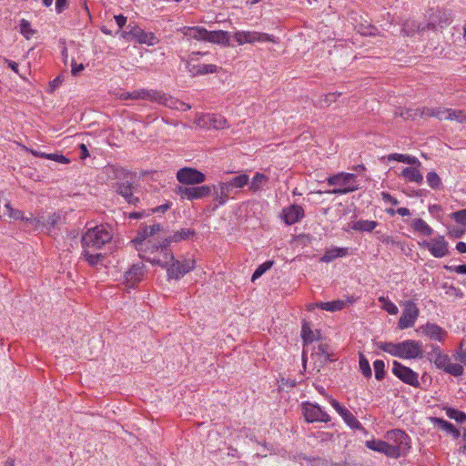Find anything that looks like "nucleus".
<instances>
[{"instance_id":"obj_16","label":"nucleus","mask_w":466,"mask_h":466,"mask_svg":"<svg viewBox=\"0 0 466 466\" xmlns=\"http://www.w3.org/2000/svg\"><path fill=\"white\" fill-rule=\"evenodd\" d=\"M422 245L435 258H443L448 254V243L442 236H439L430 241H424Z\"/></svg>"},{"instance_id":"obj_9","label":"nucleus","mask_w":466,"mask_h":466,"mask_svg":"<svg viewBox=\"0 0 466 466\" xmlns=\"http://www.w3.org/2000/svg\"><path fill=\"white\" fill-rule=\"evenodd\" d=\"M149 237H152V234L148 226L141 225L137 230V237L132 240L137 250L139 252V256H141V253L148 252L152 246L157 244L148 240Z\"/></svg>"},{"instance_id":"obj_24","label":"nucleus","mask_w":466,"mask_h":466,"mask_svg":"<svg viewBox=\"0 0 466 466\" xmlns=\"http://www.w3.org/2000/svg\"><path fill=\"white\" fill-rule=\"evenodd\" d=\"M106 174L108 179L123 181L126 178H131V173L123 167L108 166L106 167Z\"/></svg>"},{"instance_id":"obj_33","label":"nucleus","mask_w":466,"mask_h":466,"mask_svg":"<svg viewBox=\"0 0 466 466\" xmlns=\"http://www.w3.org/2000/svg\"><path fill=\"white\" fill-rule=\"evenodd\" d=\"M377 347L394 356V357H399L400 358V342L399 343H393V342H383V341H380V342H377Z\"/></svg>"},{"instance_id":"obj_4","label":"nucleus","mask_w":466,"mask_h":466,"mask_svg":"<svg viewBox=\"0 0 466 466\" xmlns=\"http://www.w3.org/2000/svg\"><path fill=\"white\" fill-rule=\"evenodd\" d=\"M391 371L402 382L414 388L420 387L418 373L413 371L410 368L404 366L397 360H394L392 363Z\"/></svg>"},{"instance_id":"obj_41","label":"nucleus","mask_w":466,"mask_h":466,"mask_svg":"<svg viewBox=\"0 0 466 466\" xmlns=\"http://www.w3.org/2000/svg\"><path fill=\"white\" fill-rule=\"evenodd\" d=\"M378 226V223L373 220H358L352 225V228L358 231L371 232Z\"/></svg>"},{"instance_id":"obj_23","label":"nucleus","mask_w":466,"mask_h":466,"mask_svg":"<svg viewBox=\"0 0 466 466\" xmlns=\"http://www.w3.org/2000/svg\"><path fill=\"white\" fill-rule=\"evenodd\" d=\"M196 235V231L190 228H181L180 230L176 231L172 236L165 238L164 247L170 246L172 242L178 243L182 240H186L194 237Z\"/></svg>"},{"instance_id":"obj_44","label":"nucleus","mask_w":466,"mask_h":466,"mask_svg":"<svg viewBox=\"0 0 466 466\" xmlns=\"http://www.w3.org/2000/svg\"><path fill=\"white\" fill-rule=\"evenodd\" d=\"M301 338L304 344H309L315 339V335L309 322L304 321L301 329Z\"/></svg>"},{"instance_id":"obj_64","label":"nucleus","mask_w":466,"mask_h":466,"mask_svg":"<svg viewBox=\"0 0 466 466\" xmlns=\"http://www.w3.org/2000/svg\"><path fill=\"white\" fill-rule=\"evenodd\" d=\"M67 7V0H56V10L58 14L62 13Z\"/></svg>"},{"instance_id":"obj_28","label":"nucleus","mask_w":466,"mask_h":466,"mask_svg":"<svg viewBox=\"0 0 466 466\" xmlns=\"http://www.w3.org/2000/svg\"><path fill=\"white\" fill-rule=\"evenodd\" d=\"M447 115V108L441 107H422L420 110V116L421 117H436L439 120L444 119Z\"/></svg>"},{"instance_id":"obj_47","label":"nucleus","mask_w":466,"mask_h":466,"mask_svg":"<svg viewBox=\"0 0 466 466\" xmlns=\"http://www.w3.org/2000/svg\"><path fill=\"white\" fill-rule=\"evenodd\" d=\"M273 266V261L268 260L264 262L263 264L259 265L256 270L254 271L252 275V281L256 280L257 279L260 278L267 270H268Z\"/></svg>"},{"instance_id":"obj_11","label":"nucleus","mask_w":466,"mask_h":466,"mask_svg":"<svg viewBox=\"0 0 466 466\" xmlns=\"http://www.w3.org/2000/svg\"><path fill=\"white\" fill-rule=\"evenodd\" d=\"M401 359H421L423 350L421 342L413 339H407L400 342Z\"/></svg>"},{"instance_id":"obj_37","label":"nucleus","mask_w":466,"mask_h":466,"mask_svg":"<svg viewBox=\"0 0 466 466\" xmlns=\"http://www.w3.org/2000/svg\"><path fill=\"white\" fill-rule=\"evenodd\" d=\"M401 175L410 182H416L420 184L423 180L422 174L417 167H405Z\"/></svg>"},{"instance_id":"obj_18","label":"nucleus","mask_w":466,"mask_h":466,"mask_svg":"<svg viewBox=\"0 0 466 466\" xmlns=\"http://www.w3.org/2000/svg\"><path fill=\"white\" fill-rule=\"evenodd\" d=\"M232 189L233 188L230 187V185L227 181L219 182L218 185H213L212 190L214 191V201L219 206L226 204Z\"/></svg>"},{"instance_id":"obj_48","label":"nucleus","mask_w":466,"mask_h":466,"mask_svg":"<svg viewBox=\"0 0 466 466\" xmlns=\"http://www.w3.org/2000/svg\"><path fill=\"white\" fill-rule=\"evenodd\" d=\"M426 177H427V182L431 188L438 189L441 187V180L436 172H434V171L429 172L427 174Z\"/></svg>"},{"instance_id":"obj_1","label":"nucleus","mask_w":466,"mask_h":466,"mask_svg":"<svg viewBox=\"0 0 466 466\" xmlns=\"http://www.w3.org/2000/svg\"><path fill=\"white\" fill-rule=\"evenodd\" d=\"M113 234L108 230L107 226L98 225L90 228L81 238L82 248L100 250L112 239Z\"/></svg>"},{"instance_id":"obj_42","label":"nucleus","mask_w":466,"mask_h":466,"mask_svg":"<svg viewBox=\"0 0 466 466\" xmlns=\"http://www.w3.org/2000/svg\"><path fill=\"white\" fill-rule=\"evenodd\" d=\"M447 120H456L459 123L466 122V110H455L447 108V115L444 116Z\"/></svg>"},{"instance_id":"obj_52","label":"nucleus","mask_w":466,"mask_h":466,"mask_svg":"<svg viewBox=\"0 0 466 466\" xmlns=\"http://www.w3.org/2000/svg\"><path fill=\"white\" fill-rule=\"evenodd\" d=\"M20 33L28 39L35 31L31 28V25L27 20L22 19L20 23Z\"/></svg>"},{"instance_id":"obj_6","label":"nucleus","mask_w":466,"mask_h":466,"mask_svg":"<svg viewBox=\"0 0 466 466\" xmlns=\"http://www.w3.org/2000/svg\"><path fill=\"white\" fill-rule=\"evenodd\" d=\"M302 412L306 421L309 423L317 421L327 423L330 421L329 415L326 411L322 410V409L318 404H313L310 402L303 403Z\"/></svg>"},{"instance_id":"obj_29","label":"nucleus","mask_w":466,"mask_h":466,"mask_svg":"<svg viewBox=\"0 0 466 466\" xmlns=\"http://www.w3.org/2000/svg\"><path fill=\"white\" fill-rule=\"evenodd\" d=\"M208 31L203 27L195 26V27H186L184 31V35L197 40H204L207 41Z\"/></svg>"},{"instance_id":"obj_2","label":"nucleus","mask_w":466,"mask_h":466,"mask_svg":"<svg viewBox=\"0 0 466 466\" xmlns=\"http://www.w3.org/2000/svg\"><path fill=\"white\" fill-rule=\"evenodd\" d=\"M356 176L352 173L340 172L330 176L327 178L329 186H338L331 190L326 191L329 194L344 195L354 192L359 189V186L355 184Z\"/></svg>"},{"instance_id":"obj_32","label":"nucleus","mask_w":466,"mask_h":466,"mask_svg":"<svg viewBox=\"0 0 466 466\" xmlns=\"http://www.w3.org/2000/svg\"><path fill=\"white\" fill-rule=\"evenodd\" d=\"M411 228L423 236H431L433 229L421 218H415L411 221Z\"/></svg>"},{"instance_id":"obj_3","label":"nucleus","mask_w":466,"mask_h":466,"mask_svg":"<svg viewBox=\"0 0 466 466\" xmlns=\"http://www.w3.org/2000/svg\"><path fill=\"white\" fill-rule=\"evenodd\" d=\"M168 247H164V240H162L152 246L148 252L141 253L140 258L153 265H158L167 269L174 260L173 253L168 249Z\"/></svg>"},{"instance_id":"obj_35","label":"nucleus","mask_w":466,"mask_h":466,"mask_svg":"<svg viewBox=\"0 0 466 466\" xmlns=\"http://www.w3.org/2000/svg\"><path fill=\"white\" fill-rule=\"evenodd\" d=\"M389 160H396L401 163L410 164L412 166L420 167L421 164L419 159L413 156L403 155V154H390L388 156Z\"/></svg>"},{"instance_id":"obj_22","label":"nucleus","mask_w":466,"mask_h":466,"mask_svg":"<svg viewBox=\"0 0 466 466\" xmlns=\"http://www.w3.org/2000/svg\"><path fill=\"white\" fill-rule=\"evenodd\" d=\"M420 329L426 336L434 340L443 341L447 336V332L434 323H427Z\"/></svg>"},{"instance_id":"obj_60","label":"nucleus","mask_w":466,"mask_h":466,"mask_svg":"<svg viewBox=\"0 0 466 466\" xmlns=\"http://www.w3.org/2000/svg\"><path fill=\"white\" fill-rule=\"evenodd\" d=\"M447 270L456 272L458 274H466V265H459V266H445Z\"/></svg>"},{"instance_id":"obj_15","label":"nucleus","mask_w":466,"mask_h":466,"mask_svg":"<svg viewBox=\"0 0 466 466\" xmlns=\"http://www.w3.org/2000/svg\"><path fill=\"white\" fill-rule=\"evenodd\" d=\"M366 446L375 451L384 453L390 458H399L400 456V447H394L381 440H370L366 441Z\"/></svg>"},{"instance_id":"obj_30","label":"nucleus","mask_w":466,"mask_h":466,"mask_svg":"<svg viewBox=\"0 0 466 466\" xmlns=\"http://www.w3.org/2000/svg\"><path fill=\"white\" fill-rule=\"evenodd\" d=\"M339 415L342 417L343 420L347 423V425L351 429L364 431V428L362 427L361 423L348 409L345 408L343 411L339 413Z\"/></svg>"},{"instance_id":"obj_63","label":"nucleus","mask_w":466,"mask_h":466,"mask_svg":"<svg viewBox=\"0 0 466 466\" xmlns=\"http://www.w3.org/2000/svg\"><path fill=\"white\" fill-rule=\"evenodd\" d=\"M341 93H329L325 96L324 102L327 106H329L331 103L337 100V97L339 96Z\"/></svg>"},{"instance_id":"obj_8","label":"nucleus","mask_w":466,"mask_h":466,"mask_svg":"<svg viewBox=\"0 0 466 466\" xmlns=\"http://www.w3.org/2000/svg\"><path fill=\"white\" fill-rule=\"evenodd\" d=\"M404 309L402 315L398 321V327L400 329L413 327L418 316L419 309L415 302L412 300H407L403 303Z\"/></svg>"},{"instance_id":"obj_53","label":"nucleus","mask_w":466,"mask_h":466,"mask_svg":"<svg viewBox=\"0 0 466 466\" xmlns=\"http://www.w3.org/2000/svg\"><path fill=\"white\" fill-rule=\"evenodd\" d=\"M165 93L157 90L148 89L147 99L152 102H157L161 105Z\"/></svg>"},{"instance_id":"obj_40","label":"nucleus","mask_w":466,"mask_h":466,"mask_svg":"<svg viewBox=\"0 0 466 466\" xmlns=\"http://www.w3.org/2000/svg\"><path fill=\"white\" fill-rule=\"evenodd\" d=\"M437 25V21L435 19H431V21L430 23L427 24L426 26L424 27H420L419 25H417L414 21H411V22H406L403 25V31L407 34V35H410L412 31H414L415 29H417L418 31H424L425 28H435Z\"/></svg>"},{"instance_id":"obj_14","label":"nucleus","mask_w":466,"mask_h":466,"mask_svg":"<svg viewBox=\"0 0 466 466\" xmlns=\"http://www.w3.org/2000/svg\"><path fill=\"white\" fill-rule=\"evenodd\" d=\"M132 179L133 177H131V178H126L123 181H116L114 183L113 188L118 195H121L128 204L136 205L139 201V198L133 195Z\"/></svg>"},{"instance_id":"obj_26","label":"nucleus","mask_w":466,"mask_h":466,"mask_svg":"<svg viewBox=\"0 0 466 466\" xmlns=\"http://www.w3.org/2000/svg\"><path fill=\"white\" fill-rule=\"evenodd\" d=\"M98 251L99 250L83 248L82 256L85 258L89 266L96 267L97 265L103 264L105 255Z\"/></svg>"},{"instance_id":"obj_17","label":"nucleus","mask_w":466,"mask_h":466,"mask_svg":"<svg viewBox=\"0 0 466 466\" xmlns=\"http://www.w3.org/2000/svg\"><path fill=\"white\" fill-rule=\"evenodd\" d=\"M304 217V209L299 205H290L284 208L281 212V218L288 225H292L299 221Z\"/></svg>"},{"instance_id":"obj_7","label":"nucleus","mask_w":466,"mask_h":466,"mask_svg":"<svg viewBox=\"0 0 466 466\" xmlns=\"http://www.w3.org/2000/svg\"><path fill=\"white\" fill-rule=\"evenodd\" d=\"M177 179L183 185H199L206 180V175L193 167H182L177 172Z\"/></svg>"},{"instance_id":"obj_34","label":"nucleus","mask_w":466,"mask_h":466,"mask_svg":"<svg viewBox=\"0 0 466 466\" xmlns=\"http://www.w3.org/2000/svg\"><path fill=\"white\" fill-rule=\"evenodd\" d=\"M268 181V177L262 173H256L249 184L248 189L255 193L261 190L262 187Z\"/></svg>"},{"instance_id":"obj_36","label":"nucleus","mask_w":466,"mask_h":466,"mask_svg":"<svg viewBox=\"0 0 466 466\" xmlns=\"http://www.w3.org/2000/svg\"><path fill=\"white\" fill-rule=\"evenodd\" d=\"M348 254L347 248H335L329 249L325 252L324 256L320 258V261L330 262L337 258L344 257Z\"/></svg>"},{"instance_id":"obj_39","label":"nucleus","mask_w":466,"mask_h":466,"mask_svg":"<svg viewBox=\"0 0 466 466\" xmlns=\"http://www.w3.org/2000/svg\"><path fill=\"white\" fill-rule=\"evenodd\" d=\"M312 356H317L318 358H323L324 361H334V359H331V352L329 350V347L327 343H320L317 349L312 353Z\"/></svg>"},{"instance_id":"obj_59","label":"nucleus","mask_w":466,"mask_h":466,"mask_svg":"<svg viewBox=\"0 0 466 466\" xmlns=\"http://www.w3.org/2000/svg\"><path fill=\"white\" fill-rule=\"evenodd\" d=\"M450 360H450L449 356L446 354H443L441 357H439V360L434 364L436 365L437 368L442 369L443 370H445Z\"/></svg>"},{"instance_id":"obj_38","label":"nucleus","mask_w":466,"mask_h":466,"mask_svg":"<svg viewBox=\"0 0 466 466\" xmlns=\"http://www.w3.org/2000/svg\"><path fill=\"white\" fill-rule=\"evenodd\" d=\"M434 422L440 429L451 433L454 438H458L460 436L459 430L456 429L451 422L441 418H434Z\"/></svg>"},{"instance_id":"obj_58","label":"nucleus","mask_w":466,"mask_h":466,"mask_svg":"<svg viewBox=\"0 0 466 466\" xmlns=\"http://www.w3.org/2000/svg\"><path fill=\"white\" fill-rule=\"evenodd\" d=\"M436 17L439 18L438 25L441 28H442L444 25H447L451 23V18H450L449 15H447L444 12H438V15H436Z\"/></svg>"},{"instance_id":"obj_13","label":"nucleus","mask_w":466,"mask_h":466,"mask_svg":"<svg viewBox=\"0 0 466 466\" xmlns=\"http://www.w3.org/2000/svg\"><path fill=\"white\" fill-rule=\"evenodd\" d=\"M196 124L202 128L222 129L226 126V119L219 115L206 114L198 116Z\"/></svg>"},{"instance_id":"obj_45","label":"nucleus","mask_w":466,"mask_h":466,"mask_svg":"<svg viewBox=\"0 0 466 466\" xmlns=\"http://www.w3.org/2000/svg\"><path fill=\"white\" fill-rule=\"evenodd\" d=\"M359 364H360V369L362 374L366 378H370L372 375V371H371V369L370 366V362L367 360V358L364 356V354L361 352L359 353Z\"/></svg>"},{"instance_id":"obj_51","label":"nucleus","mask_w":466,"mask_h":466,"mask_svg":"<svg viewBox=\"0 0 466 466\" xmlns=\"http://www.w3.org/2000/svg\"><path fill=\"white\" fill-rule=\"evenodd\" d=\"M444 371L455 377H459L463 373V367L461 364L451 363L450 361Z\"/></svg>"},{"instance_id":"obj_57","label":"nucleus","mask_w":466,"mask_h":466,"mask_svg":"<svg viewBox=\"0 0 466 466\" xmlns=\"http://www.w3.org/2000/svg\"><path fill=\"white\" fill-rule=\"evenodd\" d=\"M420 110H412V109H407L405 111H402L400 113V116L404 119H415L418 116H420Z\"/></svg>"},{"instance_id":"obj_61","label":"nucleus","mask_w":466,"mask_h":466,"mask_svg":"<svg viewBox=\"0 0 466 466\" xmlns=\"http://www.w3.org/2000/svg\"><path fill=\"white\" fill-rule=\"evenodd\" d=\"M381 198L385 202H389L393 206H397L399 204V201L388 192L383 191L381 193Z\"/></svg>"},{"instance_id":"obj_12","label":"nucleus","mask_w":466,"mask_h":466,"mask_svg":"<svg viewBox=\"0 0 466 466\" xmlns=\"http://www.w3.org/2000/svg\"><path fill=\"white\" fill-rule=\"evenodd\" d=\"M195 268V260L186 259L184 261L173 260L167 268L169 279H178Z\"/></svg>"},{"instance_id":"obj_55","label":"nucleus","mask_w":466,"mask_h":466,"mask_svg":"<svg viewBox=\"0 0 466 466\" xmlns=\"http://www.w3.org/2000/svg\"><path fill=\"white\" fill-rule=\"evenodd\" d=\"M5 207L8 211L9 218L14 219H24L22 211L13 208L9 202H6Z\"/></svg>"},{"instance_id":"obj_19","label":"nucleus","mask_w":466,"mask_h":466,"mask_svg":"<svg viewBox=\"0 0 466 466\" xmlns=\"http://www.w3.org/2000/svg\"><path fill=\"white\" fill-rule=\"evenodd\" d=\"M387 438L390 441L397 442V445H393L394 447H400V452L405 451L410 448V437L406 434L405 431L395 429L387 432Z\"/></svg>"},{"instance_id":"obj_20","label":"nucleus","mask_w":466,"mask_h":466,"mask_svg":"<svg viewBox=\"0 0 466 466\" xmlns=\"http://www.w3.org/2000/svg\"><path fill=\"white\" fill-rule=\"evenodd\" d=\"M145 269L143 265H133L125 274V282L128 288H133L140 282L144 277Z\"/></svg>"},{"instance_id":"obj_49","label":"nucleus","mask_w":466,"mask_h":466,"mask_svg":"<svg viewBox=\"0 0 466 466\" xmlns=\"http://www.w3.org/2000/svg\"><path fill=\"white\" fill-rule=\"evenodd\" d=\"M375 378L378 380H381L385 377V364L383 360H377L373 363Z\"/></svg>"},{"instance_id":"obj_5","label":"nucleus","mask_w":466,"mask_h":466,"mask_svg":"<svg viewBox=\"0 0 466 466\" xmlns=\"http://www.w3.org/2000/svg\"><path fill=\"white\" fill-rule=\"evenodd\" d=\"M212 192V186L203 185L197 187H178L177 193L181 198L193 201L208 197Z\"/></svg>"},{"instance_id":"obj_54","label":"nucleus","mask_w":466,"mask_h":466,"mask_svg":"<svg viewBox=\"0 0 466 466\" xmlns=\"http://www.w3.org/2000/svg\"><path fill=\"white\" fill-rule=\"evenodd\" d=\"M443 354L440 347L431 345V351L428 353V360L435 363L439 360V357H441Z\"/></svg>"},{"instance_id":"obj_56","label":"nucleus","mask_w":466,"mask_h":466,"mask_svg":"<svg viewBox=\"0 0 466 466\" xmlns=\"http://www.w3.org/2000/svg\"><path fill=\"white\" fill-rule=\"evenodd\" d=\"M451 218L460 224L466 225V209H461L451 214Z\"/></svg>"},{"instance_id":"obj_31","label":"nucleus","mask_w":466,"mask_h":466,"mask_svg":"<svg viewBox=\"0 0 466 466\" xmlns=\"http://www.w3.org/2000/svg\"><path fill=\"white\" fill-rule=\"evenodd\" d=\"M347 301L337 299L329 302L316 303V306L321 309L334 312L344 309L347 306Z\"/></svg>"},{"instance_id":"obj_27","label":"nucleus","mask_w":466,"mask_h":466,"mask_svg":"<svg viewBox=\"0 0 466 466\" xmlns=\"http://www.w3.org/2000/svg\"><path fill=\"white\" fill-rule=\"evenodd\" d=\"M207 41L221 44V45H229V33L227 31H211L208 33Z\"/></svg>"},{"instance_id":"obj_21","label":"nucleus","mask_w":466,"mask_h":466,"mask_svg":"<svg viewBox=\"0 0 466 466\" xmlns=\"http://www.w3.org/2000/svg\"><path fill=\"white\" fill-rule=\"evenodd\" d=\"M131 38L136 39L140 44H147L153 46L155 44V35L152 33H147L139 26H132L129 29Z\"/></svg>"},{"instance_id":"obj_25","label":"nucleus","mask_w":466,"mask_h":466,"mask_svg":"<svg viewBox=\"0 0 466 466\" xmlns=\"http://www.w3.org/2000/svg\"><path fill=\"white\" fill-rule=\"evenodd\" d=\"M161 105L178 111H187L191 108L188 104L167 94L164 95L163 100H161Z\"/></svg>"},{"instance_id":"obj_10","label":"nucleus","mask_w":466,"mask_h":466,"mask_svg":"<svg viewBox=\"0 0 466 466\" xmlns=\"http://www.w3.org/2000/svg\"><path fill=\"white\" fill-rule=\"evenodd\" d=\"M234 38L238 45L245 43L253 44L255 42H274L272 35L256 31H238L234 34Z\"/></svg>"},{"instance_id":"obj_50","label":"nucleus","mask_w":466,"mask_h":466,"mask_svg":"<svg viewBox=\"0 0 466 466\" xmlns=\"http://www.w3.org/2000/svg\"><path fill=\"white\" fill-rule=\"evenodd\" d=\"M379 301L383 303V309L389 314L395 315L398 313L399 309L397 306L393 302L390 301L388 299L384 297H380Z\"/></svg>"},{"instance_id":"obj_46","label":"nucleus","mask_w":466,"mask_h":466,"mask_svg":"<svg viewBox=\"0 0 466 466\" xmlns=\"http://www.w3.org/2000/svg\"><path fill=\"white\" fill-rule=\"evenodd\" d=\"M446 414L450 419L455 420L459 423L466 421V414L463 411L458 410L453 408H447Z\"/></svg>"},{"instance_id":"obj_43","label":"nucleus","mask_w":466,"mask_h":466,"mask_svg":"<svg viewBox=\"0 0 466 466\" xmlns=\"http://www.w3.org/2000/svg\"><path fill=\"white\" fill-rule=\"evenodd\" d=\"M231 188H242L245 186L248 185L249 177L246 174H241L239 176H236L232 177L230 180L227 181Z\"/></svg>"},{"instance_id":"obj_62","label":"nucleus","mask_w":466,"mask_h":466,"mask_svg":"<svg viewBox=\"0 0 466 466\" xmlns=\"http://www.w3.org/2000/svg\"><path fill=\"white\" fill-rule=\"evenodd\" d=\"M71 73L73 76L79 75V73L85 68L83 64L77 65L74 60L71 63Z\"/></svg>"}]
</instances>
